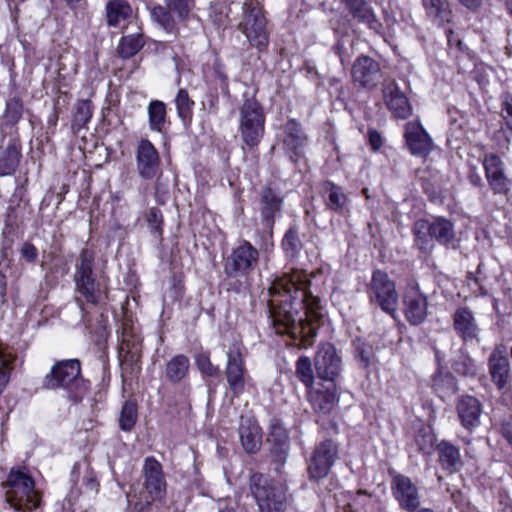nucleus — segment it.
I'll use <instances>...</instances> for the list:
<instances>
[{"label":"nucleus","mask_w":512,"mask_h":512,"mask_svg":"<svg viewBox=\"0 0 512 512\" xmlns=\"http://www.w3.org/2000/svg\"><path fill=\"white\" fill-rule=\"evenodd\" d=\"M136 168L138 174L146 180L155 178L160 171V157L155 146L142 139L136 149Z\"/></svg>","instance_id":"nucleus-19"},{"label":"nucleus","mask_w":512,"mask_h":512,"mask_svg":"<svg viewBox=\"0 0 512 512\" xmlns=\"http://www.w3.org/2000/svg\"><path fill=\"white\" fill-rule=\"evenodd\" d=\"M391 489L394 498L400 508L413 512L420 506V495L413 481L403 474H396L391 481Z\"/></svg>","instance_id":"nucleus-16"},{"label":"nucleus","mask_w":512,"mask_h":512,"mask_svg":"<svg viewBox=\"0 0 512 512\" xmlns=\"http://www.w3.org/2000/svg\"><path fill=\"white\" fill-rule=\"evenodd\" d=\"M456 409L463 427L472 430L479 425L482 407L477 398L470 395L461 396L457 402Z\"/></svg>","instance_id":"nucleus-28"},{"label":"nucleus","mask_w":512,"mask_h":512,"mask_svg":"<svg viewBox=\"0 0 512 512\" xmlns=\"http://www.w3.org/2000/svg\"><path fill=\"white\" fill-rule=\"evenodd\" d=\"M286 432L280 426H274L269 434L268 441H275L277 444H286Z\"/></svg>","instance_id":"nucleus-59"},{"label":"nucleus","mask_w":512,"mask_h":512,"mask_svg":"<svg viewBox=\"0 0 512 512\" xmlns=\"http://www.w3.org/2000/svg\"><path fill=\"white\" fill-rule=\"evenodd\" d=\"M6 296V277L0 272V309L5 303Z\"/></svg>","instance_id":"nucleus-63"},{"label":"nucleus","mask_w":512,"mask_h":512,"mask_svg":"<svg viewBox=\"0 0 512 512\" xmlns=\"http://www.w3.org/2000/svg\"><path fill=\"white\" fill-rule=\"evenodd\" d=\"M296 376L307 388L312 387L314 373L311 359L308 356H300L296 361Z\"/></svg>","instance_id":"nucleus-44"},{"label":"nucleus","mask_w":512,"mask_h":512,"mask_svg":"<svg viewBox=\"0 0 512 512\" xmlns=\"http://www.w3.org/2000/svg\"><path fill=\"white\" fill-rule=\"evenodd\" d=\"M165 4L170 11L176 14L179 21H186L194 8L193 0H165Z\"/></svg>","instance_id":"nucleus-48"},{"label":"nucleus","mask_w":512,"mask_h":512,"mask_svg":"<svg viewBox=\"0 0 512 512\" xmlns=\"http://www.w3.org/2000/svg\"><path fill=\"white\" fill-rule=\"evenodd\" d=\"M454 369L465 377H475L477 374L475 361L466 353H463L459 360L455 362Z\"/></svg>","instance_id":"nucleus-50"},{"label":"nucleus","mask_w":512,"mask_h":512,"mask_svg":"<svg viewBox=\"0 0 512 512\" xmlns=\"http://www.w3.org/2000/svg\"><path fill=\"white\" fill-rule=\"evenodd\" d=\"M20 156L17 146L14 143L9 144L0 156V176L14 173L19 165Z\"/></svg>","instance_id":"nucleus-41"},{"label":"nucleus","mask_w":512,"mask_h":512,"mask_svg":"<svg viewBox=\"0 0 512 512\" xmlns=\"http://www.w3.org/2000/svg\"><path fill=\"white\" fill-rule=\"evenodd\" d=\"M351 73L354 83L367 89L374 88L382 78L380 64L366 55L356 58Z\"/></svg>","instance_id":"nucleus-18"},{"label":"nucleus","mask_w":512,"mask_h":512,"mask_svg":"<svg viewBox=\"0 0 512 512\" xmlns=\"http://www.w3.org/2000/svg\"><path fill=\"white\" fill-rule=\"evenodd\" d=\"M265 114L255 98L244 100L240 108L239 132L250 149L257 147L264 136Z\"/></svg>","instance_id":"nucleus-7"},{"label":"nucleus","mask_w":512,"mask_h":512,"mask_svg":"<svg viewBox=\"0 0 512 512\" xmlns=\"http://www.w3.org/2000/svg\"><path fill=\"white\" fill-rule=\"evenodd\" d=\"M502 435L512 446V416H509L502 423Z\"/></svg>","instance_id":"nucleus-61"},{"label":"nucleus","mask_w":512,"mask_h":512,"mask_svg":"<svg viewBox=\"0 0 512 512\" xmlns=\"http://www.w3.org/2000/svg\"><path fill=\"white\" fill-rule=\"evenodd\" d=\"M147 221L152 232L161 235L163 216L158 208L153 207L149 209V212L147 214Z\"/></svg>","instance_id":"nucleus-52"},{"label":"nucleus","mask_w":512,"mask_h":512,"mask_svg":"<svg viewBox=\"0 0 512 512\" xmlns=\"http://www.w3.org/2000/svg\"><path fill=\"white\" fill-rule=\"evenodd\" d=\"M338 454V445L334 441L325 439L319 442L308 465L310 478L313 480L325 478L338 459Z\"/></svg>","instance_id":"nucleus-11"},{"label":"nucleus","mask_w":512,"mask_h":512,"mask_svg":"<svg viewBox=\"0 0 512 512\" xmlns=\"http://www.w3.org/2000/svg\"><path fill=\"white\" fill-rule=\"evenodd\" d=\"M485 176L494 194H507L510 190L511 181L504 173V165L496 154H487L483 159Z\"/></svg>","instance_id":"nucleus-21"},{"label":"nucleus","mask_w":512,"mask_h":512,"mask_svg":"<svg viewBox=\"0 0 512 512\" xmlns=\"http://www.w3.org/2000/svg\"><path fill=\"white\" fill-rule=\"evenodd\" d=\"M322 192L327 209L337 214L348 211L349 199L341 186L331 181H325L322 184Z\"/></svg>","instance_id":"nucleus-31"},{"label":"nucleus","mask_w":512,"mask_h":512,"mask_svg":"<svg viewBox=\"0 0 512 512\" xmlns=\"http://www.w3.org/2000/svg\"><path fill=\"white\" fill-rule=\"evenodd\" d=\"M453 329L464 343H479L481 329L474 313L467 307H459L453 314Z\"/></svg>","instance_id":"nucleus-20"},{"label":"nucleus","mask_w":512,"mask_h":512,"mask_svg":"<svg viewBox=\"0 0 512 512\" xmlns=\"http://www.w3.org/2000/svg\"><path fill=\"white\" fill-rule=\"evenodd\" d=\"M308 399L316 414L319 416L330 415L338 402L335 384L328 383L327 386L312 389L308 394Z\"/></svg>","instance_id":"nucleus-25"},{"label":"nucleus","mask_w":512,"mask_h":512,"mask_svg":"<svg viewBox=\"0 0 512 512\" xmlns=\"http://www.w3.org/2000/svg\"><path fill=\"white\" fill-rule=\"evenodd\" d=\"M432 388L442 399L455 394L458 390L457 381L449 372L436 373L432 378Z\"/></svg>","instance_id":"nucleus-40"},{"label":"nucleus","mask_w":512,"mask_h":512,"mask_svg":"<svg viewBox=\"0 0 512 512\" xmlns=\"http://www.w3.org/2000/svg\"><path fill=\"white\" fill-rule=\"evenodd\" d=\"M239 28L246 36L250 45L263 51L269 44L267 22L262 8L257 1H247L243 4V18Z\"/></svg>","instance_id":"nucleus-8"},{"label":"nucleus","mask_w":512,"mask_h":512,"mask_svg":"<svg viewBox=\"0 0 512 512\" xmlns=\"http://www.w3.org/2000/svg\"><path fill=\"white\" fill-rule=\"evenodd\" d=\"M385 103L395 117L407 119L412 114V107L406 95L395 82H390L383 89Z\"/></svg>","instance_id":"nucleus-24"},{"label":"nucleus","mask_w":512,"mask_h":512,"mask_svg":"<svg viewBox=\"0 0 512 512\" xmlns=\"http://www.w3.org/2000/svg\"><path fill=\"white\" fill-rule=\"evenodd\" d=\"M343 3L354 20L365 24L370 30L380 33L382 24L366 0H343Z\"/></svg>","instance_id":"nucleus-27"},{"label":"nucleus","mask_w":512,"mask_h":512,"mask_svg":"<svg viewBox=\"0 0 512 512\" xmlns=\"http://www.w3.org/2000/svg\"><path fill=\"white\" fill-rule=\"evenodd\" d=\"M259 252L248 241H242L234 248L224 263V272L228 277L246 276L258 264Z\"/></svg>","instance_id":"nucleus-10"},{"label":"nucleus","mask_w":512,"mask_h":512,"mask_svg":"<svg viewBox=\"0 0 512 512\" xmlns=\"http://www.w3.org/2000/svg\"><path fill=\"white\" fill-rule=\"evenodd\" d=\"M156 177L157 179L155 183V197L158 203L165 204L169 194V187L167 184L163 182V178L161 175H157Z\"/></svg>","instance_id":"nucleus-57"},{"label":"nucleus","mask_w":512,"mask_h":512,"mask_svg":"<svg viewBox=\"0 0 512 512\" xmlns=\"http://www.w3.org/2000/svg\"><path fill=\"white\" fill-rule=\"evenodd\" d=\"M467 283L475 296H486L488 290L483 286L481 279L473 273H468Z\"/></svg>","instance_id":"nucleus-56"},{"label":"nucleus","mask_w":512,"mask_h":512,"mask_svg":"<svg viewBox=\"0 0 512 512\" xmlns=\"http://www.w3.org/2000/svg\"><path fill=\"white\" fill-rule=\"evenodd\" d=\"M426 17L437 26L451 22L452 9L449 0H421Z\"/></svg>","instance_id":"nucleus-33"},{"label":"nucleus","mask_w":512,"mask_h":512,"mask_svg":"<svg viewBox=\"0 0 512 512\" xmlns=\"http://www.w3.org/2000/svg\"><path fill=\"white\" fill-rule=\"evenodd\" d=\"M23 114V102L17 97H11L6 102V108L4 113V118L7 124L15 125L22 118Z\"/></svg>","instance_id":"nucleus-47"},{"label":"nucleus","mask_w":512,"mask_h":512,"mask_svg":"<svg viewBox=\"0 0 512 512\" xmlns=\"http://www.w3.org/2000/svg\"><path fill=\"white\" fill-rule=\"evenodd\" d=\"M92 117V105L89 100L80 101L77 104L73 118V125L78 129L85 127Z\"/></svg>","instance_id":"nucleus-49"},{"label":"nucleus","mask_w":512,"mask_h":512,"mask_svg":"<svg viewBox=\"0 0 512 512\" xmlns=\"http://www.w3.org/2000/svg\"><path fill=\"white\" fill-rule=\"evenodd\" d=\"M46 389H63L69 399L78 402L87 390L84 378L81 376V365L77 359L57 362L43 379Z\"/></svg>","instance_id":"nucleus-3"},{"label":"nucleus","mask_w":512,"mask_h":512,"mask_svg":"<svg viewBox=\"0 0 512 512\" xmlns=\"http://www.w3.org/2000/svg\"><path fill=\"white\" fill-rule=\"evenodd\" d=\"M226 379L229 389L235 397L244 392L248 373L245 367L242 346L234 343L227 351Z\"/></svg>","instance_id":"nucleus-12"},{"label":"nucleus","mask_w":512,"mask_h":512,"mask_svg":"<svg viewBox=\"0 0 512 512\" xmlns=\"http://www.w3.org/2000/svg\"><path fill=\"white\" fill-rule=\"evenodd\" d=\"M175 105L177 114L182 121L185 123L190 122L194 101L190 99L189 94L185 89H179L175 98Z\"/></svg>","instance_id":"nucleus-43"},{"label":"nucleus","mask_w":512,"mask_h":512,"mask_svg":"<svg viewBox=\"0 0 512 512\" xmlns=\"http://www.w3.org/2000/svg\"><path fill=\"white\" fill-rule=\"evenodd\" d=\"M144 46V40L140 34H131L121 39L118 53L122 58L128 59L136 55Z\"/></svg>","instance_id":"nucleus-42"},{"label":"nucleus","mask_w":512,"mask_h":512,"mask_svg":"<svg viewBox=\"0 0 512 512\" xmlns=\"http://www.w3.org/2000/svg\"><path fill=\"white\" fill-rule=\"evenodd\" d=\"M6 501L15 512H36L40 497L30 475L12 469L7 478Z\"/></svg>","instance_id":"nucleus-5"},{"label":"nucleus","mask_w":512,"mask_h":512,"mask_svg":"<svg viewBox=\"0 0 512 512\" xmlns=\"http://www.w3.org/2000/svg\"><path fill=\"white\" fill-rule=\"evenodd\" d=\"M144 485L152 500L165 495L166 482L161 464L154 457H147L143 467Z\"/></svg>","instance_id":"nucleus-23"},{"label":"nucleus","mask_w":512,"mask_h":512,"mask_svg":"<svg viewBox=\"0 0 512 512\" xmlns=\"http://www.w3.org/2000/svg\"><path fill=\"white\" fill-rule=\"evenodd\" d=\"M367 294L372 304H376L383 312L396 319L399 295L395 282L390 279L386 272L382 270L373 271L367 286Z\"/></svg>","instance_id":"nucleus-9"},{"label":"nucleus","mask_w":512,"mask_h":512,"mask_svg":"<svg viewBox=\"0 0 512 512\" xmlns=\"http://www.w3.org/2000/svg\"><path fill=\"white\" fill-rule=\"evenodd\" d=\"M249 486L259 512L286 511L288 488L285 484L271 480L262 473H253Z\"/></svg>","instance_id":"nucleus-4"},{"label":"nucleus","mask_w":512,"mask_h":512,"mask_svg":"<svg viewBox=\"0 0 512 512\" xmlns=\"http://www.w3.org/2000/svg\"><path fill=\"white\" fill-rule=\"evenodd\" d=\"M488 369L492 382L498 390L508 391L511 386L510 362L505 347L497 346L488 358Z\"/></svg>","instance_id":"nucleus-17"},{"label":"nucleus","mask_w":512,"mask_h":512,"mask_svg":"<svg viewBox=\"0 0 512 512\" xmlns=\"http://www.w3.org/2000/svg\"><path fill=\"white\" fill-rule=\"evenodd\" d=\"M148 122L150 130L164 132L167 124L166 105L160 100H152L147 107Z\"/></svg>","instance_id":"nucleus-38"},{"label":"nucleus","mask_w":512,"mask_h":512,"mask_svg":"<svg viewBox=\"0 0 512 512\" xmlns=\"http://www.w3.org/2000/svg\"><path fill=\"white\" fill-rule=\"evenodd\" d=\"M137 420V405L126 401L121 409L119 426L123 431H131Z\"/></svg>","instance_id":"nucleus-45"},{"label":"nucleus","mask_w":512,"mask_h":512,"mask_svg":"<svg viewBox=\"0 0 512 512\" xmlns=\"http://www.w3.org/2000/svg\"><path fill=\"white\" fill-rule=\"evenodd\" d=\"M368 139H369V144L374 151H377L381 148L382 137L378 131L369 130L368 131Z\"/></svg>","instance_id":"nucleus-60"},{"label":"nucleus","mask_w":512,"mask_h":512,"mask_svg":"<svg viewBox=\"0 0 512 512\" xmlns=\"http://www.w3.org/2000/svg\"><path fill=\"white\" fill-rule=\"evenodd\" d=\"M94 253L89 249H83L76 263L74 276L76 291L84 299L92 304H100L106 297L104 284L96 278L93 271Z\"/></svg>","instance_id":"nucleus-6"},{"label":"nucleus","mask_w":512,"mask_h":512,"mask_svg":"<svg viewBox=\"0 0 512 512\" xmlns=\"http://www.w3.org/2000/svg\"><path fill=\"white\" fill-rule=\"evenodd\" d=\"M119 355L122 358V368L125 370L129 365L132 371H139L140 366L138 364L141 354L139 345L135 342H131L126 336L123 337L122 344L119 349Z\"/></svg>","instance_id":"nucleus-39"},{"label":"nucleus","mask_w":512,"mask_h":512,"mask_svg":"<svg viewBox=\"0 0 512 512\" xmlns=\"http://www.w3.org/2000/svg\"><path fill=\"white\" fill-rule=\"evenodd\" d=\"M239 437L242 447L247 453H256L262 443L261 429L255 421L241 418Z\"/></svg>","instance_id":"nucleus-30"},{"label":"nucleus","mask_w":512,"mask_h":512,"mask_svg":"<svg viewBox=\"0 0 512 512\" xmlns=\"http://www.w3.org/2000/svg\"><path fill=\"white\" fill-rule=\"evenodd\" d=\"M404 315L409 324H422L428 316V300L418 284H411L403 295Z\"/></svg>","instance_id":"nucleus-14"},{"label":"nucleus","mask_w":512,"mask_h":512,"mask_svg":"<svg viewBox=\"0 0 512 512\" xmlns=\"http://www.w3.org/2000/svg\"><path fill=\"white\" fill-rule=\"evenodd\" d=\"M283 147L285 153L293 163L299 162L304 157V149L308 143V137L302 126L295 119L288 120L283 125Z\"/></svg>","instance_id":"nucleus-15"},{"label":"nucleus","mask_w":512,"mask_h":512,"mask_svg":"<svg viewBox=\"0 0 512 512\" xmlns=\"http://www.w3.org/2000/svg\"><path fill=\"white\" fill-rule=\"evenodd\" d=\"M15 356L7 349L0 347V395L9 381V373Z\"/></svg>","instance_id":"nucleus-46"},{"label":"nucleus","mask_w":512,"mask_h":512,"mask_svg":"<svg viewBox=\"0 0 512 512\" xmlns=\"http://www.w3.org/2000/svg\"><path fill=\"white\" fill-rule=\"evenodd\" d=\"M281 247L287 259H298L304 247V244L300 238V231L298 225H290V227L287 229L282 238Z\"/></svg>","instance_id":"nucleus-36"},{"label":"nucleus","mask_w":512,"mask_h":512,"mask_svg":"<svg viewBox=\"0 0 512 512\" xmlns=\"http://www.w3.org/2000/svg\"><path fill=\"white\" fill-rule=\"evenodd\" d=\"M310 279L303 270L277 278L269 287L268 311L277 334L301 337L305 346H310L317 335L313 321L320 314L319 298L310 291Z\"/></svg>","instance_id":"nucleus-1"},{"label":"nucleus","mask_w":512,"mask_h":512,"mask_svg":"<svg viewBox=\"0 0 512 512\" xmlns=\"http://www.w3.org/2000/svg\"><path fill=\"white\" fill-rule=\"evenodd\" d=\"M334 49H335L336 53L338 54V56H339V58H340V61H341L342 63H344V61H345V57H344V53H343V49H344V48H343V44H342V42H341V41H338V42L336 43V45L334 46Z\"/></svg>","instance_id":"nucleus-64"},{"label":"nucleus","mask_w":512,"mask_h":512,"mask_svg":"<svg viewBox=\"0 0 512 512\" xmlns=\"http://www.w3.org/2000/svg\"><path fill=\"white\" fill-rule=\"evenodd\" d=\"M271 456L273 462L276 464L274 470L280 473L281 467L286 462L287 447L286 444H277L271 449Z\"/></svg>","instance_id":"nucleus-53"},{"label":"nucleus","mask_w":512,"mask_h":512,"mask_svg":"<svg viewBox=\"0 0 512 512\" xmlns=\"http://www.w3.org/2000/svg\"><path fill=\"white\" fill-rule=\"evenodd\" d=\"M20 252L22 258L25 259L27 262L33 263L38 258V250L31 243L25 242L22 245Z\"/></svg>","instance_id":"nucleus-58"},{"label":"nucleus","mask_w":512,"mask_h":512,"mask_svg":"<svg viewBox=\"0 0 512 512\" xmlns=\"http://www.w3.org/2000/svg\"><path fill=\"white\" fill-rule=\"evenodd\" d=\"M314 367L317 376L334 384L342 368V360L335 346L331 343H322L314 357Z\"/></svg>","instance_id":"nucleus-13"},{"label":"nucleus","mask_w":512,"mask_h":512,"mask_svg":"<svg viewBox=\"0 0 512 512\" xmlns=\"http://www.w3.org/2000/svg\"><path fill=\"white\" fill-rule=\"evenodd\" d=\"M283 199L271 187H265L260 193L259 210L263 223L273 228L275 217L280 214L282 210Z\"/></svg>","instance_id":"nucleus-26"},{"label":"nucleus","mask_w":512,"mask_h":512,"mask_svg":"<svg viewBox=\"0 0 512 512\" xmlns=\"http://www.w3.org/2000/svg\"><path fill=\"white\" fill-rule=\"evenodd\" d=\"M196 364L198 369L207 376L213 377L219 374V368L212 364L209 356L206 354H199L196 357Z\"/></svg>","instance_id":"nucleus-51"},{"label":"nucleus","mask_w":512,"mask_h":512,"mask_svg":"<svg viewBox=\"0 0 512 512\" xmlns=\"http://www.w3.org/2000/svg\"><path fill=\"white\" fill-rule=\"evenodd\" d=\"M105 11L108 26L116 27L131 16L132 7L126 0H109Z\"/></svg>","instance_id":"nucleus-37"},{"label":"nucleus","mask_w":512,"mask_h":512,"mask_svg":"<svg viewBox=\"0 0 512 512\" xmlns=\"http://www.w3.org/2000/svg\"><path fill=\"white\" fill-rule=\"evenodd\" d=\"M355 357L359 365L363 368H368L372 364L373 353L371 348H367L363 344H359L355 350Z\"/></svg>","instance_id":"nucleus-55"},{"label":"nucleus","mask_w":512,"mask_h":512,"mask_svg":"<svg viewBox=\"0 0 512 512\" xmlns=\"http://www.w3.org/2000/svg\"><path fill=\"white\" fill-rule=\"evenodd\" d=\"M413 234L415 245L425 253L434 248V241L446 248L456 249L459 246L454 224L445 217L419 219L414 223Z\"/></svg>","instance_id":"nucleus-2"},{"label":"nucleus","mask_w":512,"mask_h":512,"mask_svg":"<svg viewBox=\"0 0 512 512\" xmlns=\"http://www.w3.org/2000/svg\"><path fill=\"white\" fill-rule=\"evenodd\" d=\"M438 462L441 468L448 473H456L463 467V460L459 449L449 441L442 440L436 446Z\"/></svg>","instance_id":"nucleus-29"},{"label":"nucleus","mask_w":512,"mask_h":512,"mask_svg":"<svg viewBox=\"0 0 512 512\" xmlns=\"http://www.w3.org/2000/svg\"><path fill=\"white\" fill-rule=\"evenodd\" d=\"M189 358L183 354L172 357L165 365V378L172 384H178L188 375Z\"/></svg>","instance_id":"nucleus-35"},{"label":"nucleus","mask_w":512,"mask_h":512,"mask_svg":"<svg viewBox=\"0 0 512 512\" xmlns=\"http://www.w3.org/2000/svg\"><path fill=\"white\" fill-rule=\"evenodd\" d=\"M151 20L169 34H177L176 20L167 6L150 3L147 5Z\"/></svg>","instance_id":"nucleus-34"},{"label":"nucleus","mask_w":512,"mask_h":512,"mask_svg":"<svg viewBox=\"0 0 512 512\" xmlns=\"http://www.w3.org/2000/svg\"><path fill=\"white\" fill-rule=\"evenodd\" d=\"M20 222L17 210L9 207L2 230L1 251L4 257L8 256V251L11 250L14 242L20 237Z\"/></svg>","instance_id":"nucleus-32"},{"label":"nucleus","mask_w":512,"mask_h":512,"mask_svg":"<svg viewBox=\"0 0 512 512\" xmlns=\"http://www.w3.org/2000/svg\"><path fill=\"white\" fill-rule=\"evenodd\" d=\"M501 111L507 127L512 131V95L510 93L503 94Z\"/></svg>","instance_id":"nucleus-54"},{"label":"nucleus","mask_w":512,"mask_h":512,"mask_svg":"<svg viewBox=\"0 0 512 512\" xmlns=\"http://www.w3.org/2000/svg\"><path fill=\"white\" fill-rule=\"evenodd\" d=\"M405 140L414 156L427 157L433 149V141L419 122H408L405 125Z\"/></svg>","instance_id":"nucleus-22"},{"label":"nucleus","mask_w":512,"mask_h":512,"mask_svg":"<svg viewBox=\"0 0 512 512\" xmlns=\"http://www.w3.org/2000/svg\"><path fill=\"white\" fill-rule=\"evenodd\" d=\"M468 179H469V182L473 186H476V187L482 186V178H481L480 174L477 172L475 167L470 169Z\"/></svg>","instance_id":"nucleus-62"}]
</instances>
